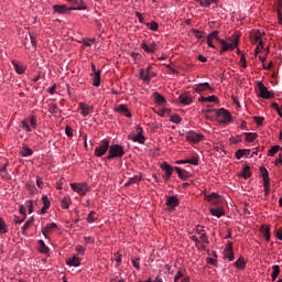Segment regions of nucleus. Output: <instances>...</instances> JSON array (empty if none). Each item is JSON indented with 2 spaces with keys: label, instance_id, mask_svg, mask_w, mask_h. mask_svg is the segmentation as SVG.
<instances>
[{
  "label": "nucleus",
  "instance_id": "nucleus-12",
  "mask_svg": "<svg viewBox=\"0 0 282 282\" xmlns=\"http://www.w3.org/2000/svg\"><path fill=\"white\" fill-rule=\"evenodd\" d=\"M262 34L257 31L253 36H252V43H258V47L256 48V52L259 53V50L261 47V50H263V40L261 39Z\"/></svg>",
  "mask_w": 282,
  "mask_h": 282
},
{
  "label": "nucleus",
  "instance_id": "nucleus-41",
  "mask_svg": "<svg viewBox=\"0 0 282 282\" xmlns=\"http://www.w3.org/2000/svg\"><path fill=\"white\" fill-rule=\"evenodd\" d=\"M155 113H158V116H160L161 118H164V116H170L171 115V109L169 108H162L159 111L154 110Z\"/></svg>",
  "mask_w": 282,
  "mask_h": 282
},
{
  "label": "nucleus",
  "instance_id": "nucleus-48",
  "mask_svg": "<svg viewBox=\"0 0 282 282\" xmlns=\"http://www.w3.org/2000/svg\"><path fill=\"white\" fill-rule=\"evenodd\" d=\"M88 224H94L96 221V212H90L86 218Z\"/></svg>",
  "mask_w": 282,
  "mask_h": 282
},
{
  "label": "nucleus",
  "instance_id": "nucleus-43",
  "mask_svg": "<svg viewBox=\"0 0 282 282\" xmlns=\"http://www.w3.org/2000/svg\"><path fill=\"white\" fill-rule=\"evenodd\" d=\"M199 101L200 102H217V96L213 95L209 97H200Z\"/></svg>",
  "mask_w": 282,
  "mask_h": 282
},
{
  "label": "nucleus",
  "instance_id": "nucleus-15",
  "mask_svg": "<svg viewBox=\"0 0 282 282\" xmlns=\"http://www.w3.org/2000/svg\"><path fill=\"white\" fill-rule=\"evenodd\" d=\"M79 109H80V113L84 118H87V116H89V113H91V111H94V107L87 105V104H79Z\"/></svg>",
  "mask_w": 282,
  "mask_h": 282
},
{
  "label": "nucleus",
  "instance_id": "nucleus-64",
  "mask_svg": "<svg viewBox=\"0 0 282 282\" xmlns=\"http://www.w3.org/2000/svg\"><path fill=\"white\" fill-rule=\"evenodd\" d=\"M75 250L76 252H78V254H82V256L85 254V247L83 246H77Z\"/></svg>",
  "mask_w": 282,
  "mask_h": 282
},
{
  "label": "nucleus",
  "instance_id": "nucleus-26",
  "mask_svg": "<svg viewBox=\"0 0 282 282\" xmlns=\"http://www.w3.org/2000/svg\"><path fill=\"white\" fill-rule=\"evenodd\" d=\"M67 265H73L74 268H78L80 265V258L74 256L73 258H69L66 260Z\"/></svg>",
  "mask_w": 282,
  "mask_h": 282
},
{
  "label": "nucleus",
  "instance_id": "nucleus-63",
  "mask_svg": "<svg viewBox=\"0 0 282 282\" xmlns=\"http://www.w3.org/2000/svg\"><path fill=\"white\" fill-rule=\"evenodd\" d=\"M161 169L165 171V173L169 171H173V167H171V165H169V163L166 162L161 165Z\"/></svg>",
  "mask_w": 282,
  "mask_h": 282
},
{
  "label": "nucleus",
  "instance_id": "nucleus-10",
  "mask_svg": "<svg viewBox=\"0 0 282 282\" xmlns=\"http://www.w3.org/2000/svg\"><path fill=\"white\" fill-rule=\"evenodd\" d=\"M107 151H109V142H104L102 144L98 145L95 149V156L102 158V155H105V153H107Z\"/></svg>",
  "mask_w": 282,
  "mask_h": 282
},
{
  "label": "nucleus",
  "instance_id": "nucleus-40",
  "mask_svg": "<svg viewBox=\"0 0 282 282\" xmlns=\"http://www.w3.org/2000/svg\"><path fill=\"white\" fill-rule=\"evenodd\" d=\"M245 155H250V150H238L236 151V158L237 160H241V158H243Z\"/></svg>",
  "mask_w": 282,
  "mask_h": 282
},
{
  "label": "nucleus",
  "instance_id": "nucleus-56",
  "mask_svg": "<svg viewBox=\"0 0 282 282\" xmlns=\"http://www.w3.org/2000/svg\"><path fill=\"white\" fill-rule=\"evenodd\" d=\"M207 39L212 40L215 39L217 42H218V39H219V31H213L208 36Z\"/></svg>",
  "mask_w": 282,
  "mask_h": 282
},
{
  "label": "nucleus",
  "instance_id": "nucleus-3",
  "mask_svg": "<svg viewBox=\"0 0 282 282\" xmlns=\"http://www.w3.org/2000/svg\"><path fill=\"white\" fill-rule=\"evenodd\" d=\"M218 43L221 45L220 54L224 52L232 51L235 47L239 46V36H235L232 43L226 42V40L218 39Z\"/></svg>",
  "mask_w": 282,
  "mask_h": 282
},
{
  "label": "nucleus",
  "instance_id": "nucleus-36",
  "mask_svg": "<svg viewBox=\"0 0 282 282\" xmlns=\"http://www.w3.org/2000/svg\"><path fill=\"white\" fill-rule=\"evenodd\" d=\"M37 243L40 246V252H42V254H47L50 252V248L45 246V241L39 240Z\"/></svg>",
  "mask_w": 282,
  "mask_h": 282
},
{
  "label": "nucleus",
  "instance_id": "nucleus-42",
  "mask_svg": "<svg viewBox=\"0 0 282 282\" xmlns=\"http://www.w3.org/2000/svg\"><path fill=\"white\" fill-rule=\"evenodd\" d=\"M257 138H258L257 133H252V132L245 133V140L247 142H254Z\"/></svg>",
  "mask_w": 282,
  "mask_h": 282
},
{
  "label": "nucleus",
  "instance_id": "nucleus-57",
  "mask_svg": "<svg viewBox=\"0 0 282 282\" xmlns=\"http://www.w3.org/2000/svg\"><path fill=\"white\" fill-rule=\"evenodd\" d=\"M147 25L148 28H150V30H152V32H158V28H160L158 22H151V23H148Z\"/></svg>",
  "mask_w": 282,
  "mask_h": 282
},
{
  "label": "nucleus",
  "instance_id": "nucleus-27",
  "mask_svg": "<svg viewBox=\"0 0 282 282\" xmlns=\"http://www.w3.org/2000/svg\"><path fill=\"white\" fill-rule=\"evenodd\" d=\"M202 8H210L212 3H219V0H195Z\"/></svg>",
  "mask_w": 282,
  "mask_h": 282
},
{
  "label": "nucleus",
  "instance_id": "nucleus-18",
  "mask_svg": "<svg viewBox=\"0 0 282 282\" xmlns=\"http://www.w3.org/2000/svg\"><path fill=\"white\" fill-rule=\"evenodd\" d=\"M115 111H117V113H123L126 118H131V111H129V107L127 105H118L115 108Z\"/></svg>",
  "mask_w": 282,
  "mask_h": 282
},
{
  "label": "nucleus",
  "instance_id": "nucleus-1",
  "mask_svg": "<svg viewBox=\"0 0 282 282\" xmlns=\"http://www.w3.org/2000/svg\"><path fill=\"white\" fill-rule=\"evenodd\" d=\"M124 156V147L120 144H112L108 148V155L106 160H113L116 158Z\"/></svg>",
  "mask_w": 282,
  "mask_h": 282
},
{
  "label": "nucleus",
  "instance_id": "nucleus-52",
  "mask_svg": "<svg viewBox=\"0 0 282 282\" xmlns=\"http://www.w3.org/2000/svg\"><path fill=\"white\" fill-rule=\"evenodd\" d=\"M281 149L280 145H273L269 152H268V155H276V153H279V150Z\"/></svg>",
  "mask_w": 282,
  "mask_h": 282
},
{
  "label": "nucleus",
  "instance_id": "nucleus-59",
  "mask_svg": "<svg viewBox=\"0 0 282 282\" xmlns=\"http://www.w3.org/2000/svg\"><path fill=\"white\" fill-rule=\"evenodd\" d=\"M132 265L133 268H137V270H140V258H133Z\"/></svg>",
  "mask_w": 282,
  "mask_h": 282
},
{
  "label": "nucleus",
  "instance_id": "nucleus-24",
  "mask_svg": "<svg viewBox=\"0 0 282 282\" xmlns=\"http://www.w3.org/2000/svg\"><path fill=\"white\" fill-rule=\"evenodd\" d=\"M225 256L228 261H235V253L232 252V242L228 243V247L225 250Z\"/></svg>",
  "mask_w": 282,
  "mask_h": 282
},
{
  "label": "nucleus",
  "instance_id": "nucleus-46",
  "mask_svg": "<svg viewBox=\"0 0 282 282\" xmlns=\"http://www.w3.org/2000/svg\"><path fill=\"white\" fill-rule=\"evenodd\" d=\"M6 232H8V227L3 218H0V235H6Z\"/></svg>",
  "mask_w": 282,
  "mask_h": 282
},
{
  "label": "nucleus",
  "instance_id": "nucleus-25",
  "mask_svg": "<svg viewBox=\"0 0 282 282\" xmlns=\"http://www.w3.org/2000/svg\"><path fill=\"white\" fill-rule=\"evenodd\" d=\"M166 206H170V208H175L180 204V199L176 198V196H170L166 199Z\"/></svg>",
  "mask_w": 282,
  "mask_h": 282
},
{
  "label": "nucleus",
  "instance_id": "nucleus-2",
  "mask_svg": "<svg viewBox=\"0 0 282 282\" xmlns=\"http://www.w3.org/2000/svg\"><path fill=\"white\" fill-rule=\"evenodd\" d=\"M37 124L39 119L36 116H30L20 122V128L23 129V131L30 132L33 129H36Z\"/></svg>",
  "mask_w": 282,
  "mask_h": 282
},
{
  "label": "nucleus",
  "instance_id": "nucleus-17",
  "mask_svg": "<svg viewBox=\"0 0 282 282\" xmlns=\"http://www.w3.org/2000/svg\"><path fill=\"white\" fill-rule=\"evenodd\" d=\"M72 7H68L69 10H87V7L83 3V0H73L70 2Z\"/></svg>",
  "mask_w": 282,
  "mask_h": 282
},
{
  "label": "nucleus",
  "instance_id": "nucleus-23",
  "mask_svg": "<svg viewBox=\"0 0 282 282\" xmlns=\"http://www.w3.org/2000/svg\"><path fill=\"white\" fill-rule=\"evenodd\" d=\"M153 98L156 105H160L161 107H164V105H166V98H164V96H162L160 93H154Z\"/></svg>",
  "mask_w": 282,
  "mask_h": 282
},
{
  "label": "nucleus",
  "instance_id": "nucleus-53",
  "mask_svg": "<svg viewBox=\"0 0 282 282\" xmlns=\"http://www.w3.org/2000/svg\"><path fill=\"white\" fill-rule=\"evenodd\" d=\"M193 34L196 39H204V36H206V33L204 31L193 30Z\"/></svg>",
  "mask_w": 282,
  "mask_h": 282
},
{
  "label": "nucleus",
  "instance_id": "nucleus-35",
  "mask_svg": "<svg viewBox=\"0 0 282 282\" xmlns=\"http://www.w3.org/2000/svg\"><path fill=\"white\" fill-rule=\"evenodd\" d=\"M12 63L17 74H25V67L23 66V64H19L17 62H12Z\"/></svg>",
  "mask_w": 282,
  "mask_h": 282
},
{
  "label": "nucleus",
  "instance_id": "nucleus-45",
  "mask_svg": "<svg viewBox=\"0 0 282 282\" xmlns=\"http://www.w3.org/2000/svg\"><path fill=\"white\" fill-rule=\"evenodd\" d=\"M235 267L238 268L239 270H243L246 268V260H243V258H239L235 262Z\"/></svg>",
  "mask_w": 282,
  "mask_h": 282
},
{
  "label": "nucleus",
  "instance_id": "nucleus-58",
  "mask_svg": "<svg viewBox=\"0 0 282 282\" xmlns=\"http://www.w3.org/2000/svg\"><path fill=\"white\" fill-rule=\"evenodd\" d=\"M254 122L257 123L258 127H262L263 126V121L265 120V118L263 117H253Z\"/></svg>",
  "mask_w": 282,
  "mask_h": 282
},
{
  "label": "nucleus",
  "instance_id": "nucleus-20",
  "mask_svg": "<svg viewBox=\"0 0 282 282\" xmlns=\"http://www.w3.org/2000/svg\"><path fill=\"white\" fill-rule=\"evenodd\" d=\"M210 214L213 215V217H217V219L224 217V215H226V213L224 212L223 207H210Z\"/></svg>",
  "mask_w": 282,
  "mask_h": 282
},
{
  "label": "nucleus",
  "instance_id": "nucleus-9",
  "mask_svg": "<svg viewBox=\"0 0 282 282\" xmlns=\"http://www.w3.org/2000/svg\"><path fill=\"white\" fill-rule=\"evenodd\" d=\"M58 228L56 223L46 224L45 227L42 229V235L45 239H50V234L54 232Z\"/></svg>",
  "mask_w": 282,
  "mask_h": 282
},
{
  "label": "nucleus",
  "instance_id": "nucleus-54",
  "mask_svg": "<svg viewBox=\"0 0 282 282\" xmlns=\"http://www.w3.org/2000/svg\"><path fill=\"white\" fill-rule=\"evenodd\" d=\"M48 111L54 115L57 111H61V109H58V106L56 104H51L50 108H48Z\"/></svg>",
  "mask_w": 282,
  "mask_h": 282
},
{
  "label": "nucleus",
  "instance_id": "nucleus-13",
  "mask_svg": "<svg viewBox=\"0 0 282 282\" xmlns=\"http://www.w3.org/2000/svg\"><path fill=\"white\" fill-rule=\"evenodd\" d=\"M53 10L57 14H69V12H70L69 7H67L65 4H55V6H53Z\"/></svg>",
  "mask_w": 282,
  "mask_h": 282
},
{
  "label": "nucleus",
  "instance_id": "nucleus-37",
  "mask_svg": "<svg viewBox=\"0 0 282 282\" xmlns=\"http://www.w3.org/2000/svg\"><path fill=\"white\" fill-rule=\"evenodd\" d=\"M142 177L140 175H134L128 180L126 183V186H131V184H138V182H141Z\"/></svg>",
  "mask_w": 282,
  "mask_h": 282
},
{
  "label": "nucleus",
  "instance_id": "nucleus-55",
  "mask_svg": "<svg viewBox=\"0 0 282 282\" xmlns=\"http://www.w3.org/2000/svg\"><path fill=\"white\" fill-rule=\"evenodd\" d=\"M19 213H20L21 216H23V219H26L28 213H26V209H25L24 205L19 206Z\"/></svg>",
  "mask_w": 282,
  "mask_h": 282
},
{
  "label": "nucleus",
  "instance_id": "nucleus-39",
  "mask_svg": "<svg viewBox=\"0 0 282 282\" xmlns=\"http://www.w3.org/2000/svg\"><path fill=\"white\" fill-rule=\"evenodd\" d=\"M181 180H186L188 177V172L182 170L181 167H174Z\"/></svg>",
  "mask_w": 282,
  "mask_h": 282
},
{
  "label": "nucleus",
  "instance_id": "nucleus-31",
  "mask_svg": "<svg viewBox=\"0 0 282 282\" xmlns=\"http://www.w3.org/2000/svg\"><path fill=\"white\" fill-rule=\"evenodd\" d=\"M61 206H62V208H64V210H67V208H69V206H72V198H69V197L62 198Z\"/></svg>",
  "mask_w": 282,
  "mask_h": 282
},
{
  "label": "nucleus",
  "instance_id": "nucleus-6",
  "mask_svg": "<svg viewBox=\"0 0 282 282\" xmlns=\"http://www.w3.org/2000/svg\"><path fill=\"white\" fill-rule=\"evenodd\" d=\"M258 89L260 98H263L264 100H270V98H274V93L268 90V87H265L263 83L259 82Z\"/></svg>",
  "mask_w": 282,
  "mask_h": 282
},
{
  "label": "nucleus",
  "instance_id": "nucleus-21",
  "mask_svg": "<svg viewBox=\"0 0 282 282\" xmlns=\"http://www.w3.org/2000/svg\"><path fill=\"white\" fill-rule=\"evenodd\" d=\"M178 100L181 102V105H191L193 102V96L188 95V94H183L180 95Z\"/></svg>",
  "mask_w": 282,
  "mask_h": 282
},
{
  "label": "nucleus",
  "instance_id": "nucleus-38",
  "mask_svg": "<svg viewBox=\"0 0 282 282\" xmlns=\"http://www.w3.org/2000/svg\"><path fill=\"white\" fill-rule=\"evenodd\" d=\"M140 78H141V80H143V83L149 85V83H150V80H149V73L145 72L144 68L140 69Z\"/></svg>",
  "mask_w": 282,
  "mask_h": 282
},
{
  "label": "nucleus",
  "instance_id": "nucleus-49",
  "mask_svg": "<svg viewBox=\"0 0 282 282\" xmlns=\"http://www.w3.org/2000/svg\"><path fill=\"white\" fill-rule=\"evenodd\" d=\"M187 164H192V166H199V159H197V156L187 159Z\"/></svg>",
  "mask_w": 282,
  "mask_h": 282
},
{
  "label": "nucleus",
  "instance_id": "nucleus-8",
  "mask_svg": "<svg viewBox=\"0 0 282 282\" xmlns=\"http://www.w3.org/2000/svg\"><path fill=\"white\" fill-rule=\"evenodd\" d=\"M260 173L263 177V186H264V193L268 195L270 192V173L268 172V169L261 166L260 167Z\"/></svg>",
  "mask_w": 282,
  "mask_h": 282
},
{
  "label": "nucleus",
  "instance_id": "nucleus-51",
  "mask_svg": "<svg viewBox=\"0 0 282 282\" xmlns=\"http://www.w3.org/2000/svg\"><path fill=\"white\" fill-rule=\"evenodd\" d=\"M170 120H171V122H174L175 124H180L182 122V117H180V115H172Z\"/></svg>",
  "mask_w": 282,
  "mask_h": 282
},
{
  "label": "nucleus",
  "instance_id": "nucleus-4",
  "mask_svg": "<svg viewBox=\"0 0 282 282\" xmlns=\"http://www.w3.org/2000/svg\"><path fill=\"white\" fill-rule=\"evenodd\" d=\"M215 112H216V120L220 124H226L227 122H230L232 120V116L230 115V112L224 108L215 110Z\"/></svg>",
  "mask_w": 282,
  "mask_h": 282
},
{
  "label": "nucleus",
  "instance_id": "nucleus-62",
  "mask_svg": "<svg viewBox=\"0 0 282 282\" xmlns=\"http://www.w3.org/2000/svg\"><path fill=\"white\" fill-rule=\"evenodd\" d=\"M182 276H184V271H177L176 274L174 275V281H180Z\"/></svg>",
  "mask_w": 282,
  "mask_h": 282
},
{
  "label": "nucleus",
  "instance_id": "nucleus-32",
  "mask_svg": "<svg viewBox=\"0 0 282 282\" xmlns=\"http://www.w3.org/2000/svg\"><path fill=\"white\" fill-rule=\"evenodd\" d=\"M272 270H273L271 274L272 281H276V276L281 274V268L279 267V264H275L272 267Z\"/></svg>",
  "mask_w": 282,
  "mask_h": 282
},
{
  "label": "nucleus",
  "instance_id": "nucleus-7",
  "mask_svg": "<svg viewBox=\"0 0 282 282\" xmlns=\"http://www.w3.org/2000/svg\"><path fill=\"white\" fill-rule=\"evenodd\" d=\"M142 128L137 127L129 135V140H132L133 142H144V134Z\"/></svg>",
  "mask_w": 282,
  "mask_h": 282
},
{
  "label": "nucleus",
  "instance_id": "nucleus-19",
  "mask_svg": "<svg viewBox=\"0 0 282 282\" xmlns=\"http://www.w3.org/2000/svg\"><path fill=\"white\" fill-rule=\"evenodd\" d=\"M0 177L4 180V182L12 180L10 172H8V162L0 169Z\"/></svg>",
  "mask_w": 282,
  "mask_h": 282
},
{
  "label": "nucleus",
  "instance_id": "nucleus-61",
  "mask_svg": "<svg viewBox=\"0 0 282 282\" xmlns=\"http://www.w3.org/2000/svg\"><path fill=\"white\" fill-rule=\"evenodd\" d=\"M26 191H29V193L34 195V193H36V187L34 185L26 184Z\"/></svg>",
  "mask_w": 282,
  "mask_h": 282
},
{
  "label": "nucleus",
  "instance_id": "nucleus-11",
  "mask_svg": "<svg viewBox=\"0 0 282 282\" xmlns=\"http://www.w3.org/2000/svg\"><path fill=\"white\" fill-rule=\"evenodd\" d=\"M186 140L188 142H202L204 140V134L197 132H187Z\"/></svg>",
  "mask_w": 282,
  "mask_h": 282
},
{
  "label": "nucleus",
  "instance_id": "nucleus-34",
  "mask_svg": "<svg viewBox=\"0 0 282 282\" xmlns=\"http://www.w3.org/2000/svg\"><path fill=\"white\" fill-rule=\"evenodd\" d=\"M261 232L265 239V241H270V228L265 225L261 226Z\"/></svg>",
  "mask_w": 282,
  "mask_h": 282
},
{
  "label": "nucleus",
  "instance_id": "nucleus-47",
  "mask_svg": "<svg viewBox=\"0 0 282 282\" xmlns=\"http://www.w3.org/2000/svg\"><path fill=\"white\" fill-rule=\"evenodd\" d=\"M25 206L29 210V215H32L34 213V202L33 200H26Z\"/></svg>",
  "mask_w": 282,
  "mask_h": 282
},
{
  "label": "nucleus",
  "instance_id": "nucleus-5",
  "mask_svg": "<svg viewBox=\"0 0 282 282\" xmlns=\"http://www.w3.org/2000/svg\"><path fill=\"white\" fill-rule=\"evenodd\" d=\"M70 188L74 193H77L80 197H85L89 193V184L87 183H70Z\"/></svg>",
  "mask_w": 282,
  "mask_h": 282
},
{
  "label": "nucleus",
  "instance_id": "nucleus-22",
  "mask_svg": "<svg viewBox=\"0 0 282 282\" xmlns=\"http://www.w3.org/2000/svg\"><path fill=\"white\" fill-rule=\"evenodd\" d=\"M196 235H198L203 243H208V237L206 236V230H204L200 226L196 227Z\"/></svg>",
  "mask_w": 282,
  "mask_h": 282
},
{
  "label": "nucleus",
  "instance_id": "nucleus-14",
  "mask_svg": "<svg viewBox=\"0 0 282 282\" xmlns=\"http://www.w3.org/2000/svg\"><path fill=\"white\" fill-rule=\"evenodd\" d=\"M141 47L147 52V54H153L155 52V47H158V44L155 42H150L147 44V42L141 43Z\"/></svg>",
  "mask_w": 282,
  "mask_h": 282
},
{
  "label": "nucleus",
  "instance_id": "nucleus-44",
  "mask_svg": "<svg viewBox=\"0 0 282 282\" xmlns=\"http://www.w3.org/2000/svg\"><path fill=\"white\" fill-rule=\"evenodd\" d=\"M241 177H243V180H248V177H250V175H252L250 173V166L249 165H246L241 172Z\"/></svg>",
  "mask_w": 282,
  "mask_h": 282
},
{
  "label": "nucleus",
  "instance_id": "nucleus-60",
  "mask_svg": "<svg viewBox=\"0 0 282 282\" xmlns=\"http://www.w3.org/2000/svg\"><path fill=\"white\" fill-rule=\"evenodd\" d=\"M65 133L68 138H72V135H74V130L72 129V127L66 126Z\"/></svg>",
  "mask_w": 282,
  "mask_h": 282
},
{
  "label": "nucleus",
  "instance_id": "nucleus-28",
  "mask_svg": "<svg viewBox=\"0 0 282 282\" xmlns=\"http://www.w3.org/2000/svg\"><path fill=\"white\" fill-rule=\"evenodd\" d=\"M32 149H30L28 145L23 144L20 154L22 155V158H30V155H32Z\"/></svg>",
  "mask_w": 282,
  "mask_h": 282
},
{
  "label": "nucleus",
  "instance_id": "nucleus-16",
  "mask_svg": "<svg viewBox=\"0 0 282 282\" xmlns=\"http://www.w3.org/2000/svg\"><path fill=\"white\" fill-rule=\"evenodd\" d=\"M194 89L197 94H202L203 91H206L208 89H209V91H214V89H213V87H210L209 83L197 84Z\"/></svg>",
  "mask_w": 282,
  "mask_h": 282
},
{
  "label": "nucleus",
  "instance_id": "nucleus-33",
  "mask_svg": "<svg viewBox=\"0 0 282 282\" xmlns=\"http://www.w3.org/2000/svg\"><path fill=\"white\" fill-rule=\"evenodd\" d=\"M93 76V85L94 87H100V72H96Z\"/></svg>",
  "mask_w": 282,
  "mask_h": 282
},
{
  "label": "nucleus",
  "instance_id": "nucleus-30",
  "mask_svg": "<svg viewBox=\"0 0 282 282\" xmlns=\"http://www.w3.org/2000/svg\"><path fill=\"white\" fill-rule=\"evenodd\" d=\"M32 224H34V217H31L29 220L25 221V224L22 227V235H25V231L32 228Z\"/></svg>",
  "mask_w": 282,
  "mask_h": 282
},
{
  "label": "nucleus",
  "instance_id": "nucleus-50",
  "mask_svg": "<svg viewBox=\"0 0 282 282\" xmlns=\"http://www.w3.org/2000/svg\"><path fill=\"white\" fill-rule=\"evenodd\" d=\"M43 207L50 208L52 206V202H50V198L47 195L42 196Z\"/></svg>",
  "mask_w": 282,
  "mask_h": 282
},
{
  "label": "nucleus",
  "instance_id": "nucleus-29",
  "mask_svg": "<svg viewBox=\"0 0 282 282\" xmlns=\"http://www.w3.org/2000/svg\"><path fill=\"white\" fill-rule=\"evenodd\" d=\"M206 199L210 202L214 206H217V199H219V194L217 193H212L206 196Z\"/></svg>",
  "mask_w": 282,
  "mask_h": 282
}]
</instances>
